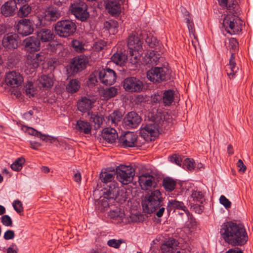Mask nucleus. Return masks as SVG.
<instances>
[{"mask_svg": "<svg viewBox=\"0 0 253 253\" xmlns=\"http://www.w3.org/2000/svg\"><path fill=\"white\" fill-rule=\"evenodd\" d=\"M160 58V55L157 51L152 50L145 53L144 56L142 57V63L150 67L157 65Z\"/></svg>", "mask_w": 253, "mask_h": 253, "instance_id": "nucleus-20", "label": "nucleus"}, {"mask_svg": "<svg viewBox=\"0 0 253 253\" xmlns=\"http://www.w3.org/2000/svg\"><path fill=\"white\" fill-rule=\"evenodd\" d=\"M141 122L140 116L135 112L128 113L124 117L123 126L126 129L135 128Z\"/></svg>", "mask_w": 253, "mask_h": 253, "instance_id": "nucleus-11", "label": "nucleus"}, {"mask_svg": "<svg viewBox=\"0 0 253 253\" xmlns=\"http://www.w3.org/2000/svg\"><path fill=\"white\" fill-rule=\"evenodd\" d=\"M100 82L106 85H111L116 81L117 75L115 72L110 68H103L98 73Z\"/></svg>", "mask_w": 253, "mask_h": 253, "instance_id": "nucleus-10", "label": "nucleus"}, {"mask_svg": "<svg viewBox=\"0 0 253 253\" xmlns=\"http://www.w3.org/2000/svg\"><path fill=\"white\" fill-rule=\"evenodd\" d=\"M1 221L2 224L5 226H11L12 225V219L8 215H2L1 217Z\"/></svg>", "mask_w": 253, "mask_h": 253, "instance_id": "nucleus-54", "label": "nucleus"}, {"mask_svg": "<svg viewBox=\"0 0 253 253\" xmlns=\"http://www.w3.org/2000/svg\"><path fill=\"white\" fill-rule=\"evenodd\" d=\"M37 84L40 88L46 90L53 86V80L49 76L42 75L38 79Z\"/></svg>", "mask_w": 253, "mask_h": 253, "instance_id": "nucleus-27", "label": "nucleus"}, {"mask_svg": "<svg viewBox=\"0 0 253 253\" xmlns=\"http://www.w3.org/2000/svg\"><path fill=\"white\" fill-rule=\"evenodd\" d=\"M194 161L193 160H191L189 158H187L184 160L183 163V166L182 167L184 169H186L189 170H192L194 169Z\"/></svg>", "mask_w": 253, "mask_h": 253, "instance_id": "nucleus-49", "label": "nucleus"}, {"mask_svg": "<svg viewBox=\"0 0 253 253\" xmlns=\"http://www.w3.org/2000/svg\"><path fill=\"white\" fill-rule=\"evenodd\" d=\"M23 43L25 50L31 53L37 52L41 48L40 41L34 36L26 38L23 40Z\"/></svg>", "mask_w": 253, "mask_h": 253, "instance_id": "nucleus-15", "label": "nucleus"}, {"mask_svg": "<svg viewBox=\"0 0 253 253\" xmlns=\"http://www.w3.org/2000/svg\"><path fill=\"white\" fill-rule=\"evenodd\" d=\"M225 242L234 246L244 245L248 240V236L244 225L232 221L224 223L220 231Z\"/></svg>", "mask_w": 253, "mask_h": 253, "instance_id": "nucleus-1", "label": "nucleus"}, {"mask_svg": "<svg viewBox=\"0 0 253 253\" xmlns=\"http://www.w3.org/2000/svg\"><path fill=\"white\" fill-rule=\"evenodd\" d=\"M137 139V135L135 133L127 131L120 136L119 142L124 148L133 147L136 146Z\"/></svg>", "mask_w": 253, "mask_h": 253, "instance_id": "nucleus-16", "label": "nucleus"}, {"mask_svg": "<svg viewBox=\"0 0 253 253\" xmlns=\"http://www.w3.org/2000/svg\"><path fill=\"white\" fill-rule=\"evenodd\" d=\"M236 165L237 167L240 168L239 169V171L244 172L246 170V166L244 165L242 160H239Z\"/></svg>", "mask_w": 253, "mask_h": 253, "instance_id": "nucleus-60", "label": "nucleus"}, {"mask_svg": "<svg viewBox=\"0 0 253 253\" xmlns=\"http://www.w3.org/2000/svg\"><path fill=\"white\" fill-rule=\"evenodd\" d=\"M219 202L226 209L230 208L231 206V202L224 195L220 197Z\"/></svg>", "mask_w": 253, "mask_h": 253, "instance_id": "nucleus-51", "label": "nucleus"}, {"mask_svg": "<svg viewBox=\"0 0 253 253\" xmlns=\"http://www.w3.org/2000/svg\"><path fill=\"white\" fill-rule=\"evenodd\" d=\"M123 86L127 91L135 92H139L142 89L143 84L138 79L131 77L124 80Z\"/></svg>", "mask_w": 253, "mask_h": 253, "instance_id": "nucleus-12", "label": "nucleus"}, {"mask_svg": "<svg viewBox=\"0 0 253 253\" xmlns=\"http://www.w3.org/2000/svg\"><path fill=\"white\" fill-rule=\"evenodd\" d=\"M102 137L110 143H113L118 137V133L115 129L106 127L102 130Z\"/></svg>", "mask_w": 253, "mask_h": 253, "instance_id": "nucleus-29", "label": "nucleus"}, {"mask_svg": "<svg viewBox=\"0 0 253 253\" xmlns=\"http://www.w3.org/2000/svg\"><path fill=\"white\" fill-rule=\"evenodd\" d=\"M97 82V80L96 76L94 74L92 73L89 75V78L86 82V84L89 87H92L95 85Z\"/></svg>", "mask_w": 253, "mask_h": 253, "instance_id": "nucleus-50", "label": "nucleus"}, {"mask_svg": "<svg viewBox=\"0 0 253 253\" xmlns=\"http://www.w3.org/2000/svg\"><path fill=\"white\" fill-rule=\"evenodd\" d=\"M27 131L30 135L39 137L42 141H44L46 142L49 141L50 143H52L51 139L50 138V136L48 135L42 134L41 132L38 131L32 127H28L27 128Z\"/></svg>", "mask_w": 253, "mask_h": 253, "instance_id": "nucleus-38", "label": "nucleus"}, {"mask_svg": "<svg viewBox=\"0 0 253 253\" xmlns=\"http://www.w3.org/2000/svg\"><path fill=\"white\" fill-rule=\"evenodd\" d=\"M162 185L167 192H171L176 186V181L169 177L164 178L162 181Z\"/></svg>", "mask_w": 253, "mask_h": 253, "instance_id": "nucleus-36", "label": "nucleus"}, {"mask_svg": "<svg viewBox=\"0 0 253 253\" xmlns=\"http://www.w3.org/2000/svg\"><path fill=\"white\" fill-rule=\"evenodd\" d=\"M202 204H203L193 203L192 207H193V210L195 212L200 214L203 212L204 210V206Z\"/></svg>", "mask_w": 253, "mask_h": 253, "instance_id": "nucleus-57", "label": "nucleus"}, {"mask_svg": "<svg viewBox=\"0 0 253 253\" xmlns=\"http://www.w3.org/2000/svg\"><path fill=\"white\" fill-rule=\"evenodd\" d=\"M88 6L84 1L78 0L74 1L69 7L71 13L75 17L82 22L85 21L89 16L87 11Z\"/></svg>", "mask_w": 253, "mask_h": 253, "instance_id": "nucleus-6", "label": "nucleus"}, {"mask_svg": "<svg viewBox=\"0 0 253 253\" xmlns=\"http://www.w3.org/2000/svg\"><path fill=\"white\" fill-rule=\"evenodd\" d=\"M145 42L151 48H154L158 43V41L156 38L151 35L147 36L145 39Z\"/></svg>", "mask_w": 253, "mask_h": 253, "instance_id": "nucleus-46", "label": "nucleus"}, {"mask_svg": "<svg viewBox=\"0 0 253 253\" xmlns=\"http://www.w3.org/2000/svg\"><path fill=\"white\" fill-rule=\"evenodd\" d=\"M155 177L148 173L142 174L139 176L138 181L142 188L151 187L155 183Z\"/></svg>", "mask_w": 253, "mask_h": 253, "instance_id": "nucleus-24", "label": "nucleus"}, {"mask_svg": "<svg viewBox=\"0 0 253 253\" xmlns=\"http://www.w3.org/2000/svg\"><path fill=\"white\" fill-rule=\"evenodd\" d=\"M122 243V240L111 239L108 241L107 245L110 247L117 249L120 247Z\"/></svg>", "mask_w": 253, "mask_h": 253, "instance_id": "nucleus-53", "label": "nucleus"}, {"mask_svg": "<svg viewBox=\"0 0 253 253\" xmlns=\"http://www.w3.org/2000/svg\"><path fill=\"white\" fill-rule=\"evenodd\" d=\"M61 16V11L57 8L49 7L45 10L44 19L48 21H55Z\"/></svg>", "mask_w": 253, "mask_h": 253, "instance_id": "nucleus-28", "label": "nucleus"}, {"mask_svg": "<svg viewBox=\"0 0 253 253\" xmlns=\"http://www.w3.org/2000/svg\"><path fill=\"white\" fill-rule=\"evenodd\" d=\"M91 119L92 122L98 126H100L102 123V118L99 116L98 115L92 114L91 116Z\"/></svg>", "mask_w": 253, "mask_h": 253, "instance_id": "nucleus-58", "label": "nucleus"}, {"mask_svg": "<svg viewBox=\"0 0 253 253\" xmlns=\"http://www.w3.org/2000/svg\"><path fill=\"white\" fill-rule=\"evenodd\" d=\"M23 78L20 73L14 71H9L5 75V82L11 87H18L21 85Z\"/></svg>", "mask_w": 253, "mask_h": 253, "instance_id": "nucleus-14", "label": "nucleus"}, {"mask_svg": "<svg viewBox=\"0 0 253 253\" xmlns=\"http://www.w3.org/2000/svg\"><path fill=\"white\" fill-rule=\"evenodd\" d=\"M239 70L235 61V56L234 53H232L229 59V63L225 66V71L227 76L230 79H233L235 77L236 73Z\"/></svg>", "mask_w": 253, "mask_h": 253, "instance_id": "nucleus-23", "label": "nucleus"}, {"mask_svg": "<svg viewBox=\"0 0 253 253\" xmlns=\"http://www.w3.org/2000/svg\"><path fill=\"white\" fill-rule=\"evenodd\" d=\"M108 188H105L103 192L104 198L107 199V205L109 203H113L115 201L117 202L121 201H126V194L122 193L121 196L122 199L120 198V193L119 188L117 185V183L113 182L110 185L108 186Z\"/></svg>", "mask_w": 253, "mask_h": 253, "instance_id": "nucleus-8", "label": "nucleus"}, {"mask_svg": "<svg viewBox=\"0 0 253 253\" xmlns=\"http://www.w3.org/2000/svg\"><path fill=\"white\" fill-rule=\"evenodd\" d=\"M177 246L176 241L173 238H170L165 241L161 246V250L163 253H173Z\"/></svg>", "mask_w": 253, "mask_h": 253, "instance_id": "nucleus-26", "label": "nucleus"}, {"mask_svg": "<svg viewBox=\"0 0 253 253\" xmlns=\"http://www.w3.org/2000/svg\"><path fill=\"white\" fill-rule=\"evenodd\" d=\"M174 91L171 89L165 90L163 93L162 102L165 106H169L173 102Z\"/></svg>", "mask_w": 253, "mask_h": 253, "instance_id": "nucleus-32", "label": "nucleus"}, {"mask_svg": "<svg viewBox=\"0 0 253 253\" xmlns=\"http://www.w3.org/2000/svg\"><path fill=\"white\" fill-rule=\"evenodd\" d=\"M147 77L153 83H161L169 78V70L165 66L153 67L147 71Z\"/></svg>", "mask_w": 253, "mask_h": 253, "instance_id": "nucleus-7", "label": "nucleus"}, {"mask_svg": "<svg viewBox=\"0 0 253 253\" xmlns=\"http://www.w3.org/2000/svg\"><path fill=\"white\" fill-rule=\"evenodd\" d=\"M118 93V88L115 86L106 88L102 91L101 96L105 100H108L116 96Z\"/></svg>", "mask_w": 253, "mask_h": 253, "instance_id": "nucleus-35", "label": "nucleus"}, {"mask_svg": "<svg viewBox=\"0 0 253 253\" xmlns=\"http://www.w3.org/2000/svg\"><path fill=\"white\" fill-rule=\"evenodd\" d=\"M88 63V57L84 55H81L74 58L71 65V69L74 73H78L84 69Z\"/></svg>", "mask_w": 253, "mask_h": 253, "instance_id": "nucleus-18", "label": "nucleus"}, {"mask_svg": "<svg viewBox=\"0 0 253 253\" xmlns=\"http://www.w3.org/2000/svg\"><path fill=\"white\" fill-rule=\"evenodd\" d=\"M115 177V173L108 171H102L100 174V179L102 182L106 184L112 182Z\"/></svg>", "mask_w": 253, "mask_h": 253, "instance_id": "nucleus-41", "label": "nucleus"}, {"mask_svg": "<svg viewBox=\"0 0 253 253\" xmlns=\"http://www.w3.org/2000/svg\"><path fill=\"white\" fill-rule=\"evenodd\" d=\"M76 29V24L70 20L58 21L54 26L56 34L63 38H68L72 36L75 33Z\"/></svg>", "mask_w": 253, "mask_h": 253, "instance_id": "nucleus-5", "label": "nucleus"}, {"mask_svg": "<svg viewBox=\"0 0 253 253\" xmlns=\"http://www.w3.org/2000/svg\"><path fill=\"white\" fill-rule=\"evenodd\" d=\"M25 163V159L22 158H19L11 165V168L15 171H19L22 168V165Z\"/></svg>", "mask_w": 253, "mask_h": 253, "instance_id": "nucleus-45", "label": "nucleus"}, {"mask_svg": "<svg viewBox=\"0 0 253 253\" xmlns=\"http://www.w3.org/2000/svg\"><path fill=\"white\" fill-rule=\"evenodd\" d=\"M143 43L142 39L137 33H132L128 38L127 46L129 50V60L132 64L138 63L140 59L141 55L142 54Z\"/></svg>", "mask_w": 253, "mask_h": 253, "instance_id": "nucleus-4", "label": "nucleus"}, {"mask_svg": "<svg viewBox=\"0 0 253 253\" xmlns=\"http://www.w3.org/2000/svg\"><path fill=\"white\" fill-rule=\"evenodd\" d=\"M159 126L155 123H150L142 126L141 135L145 139L147 136L156 137L159 134Z\"/></svg>", "mask_w": 253, "mask_h": 253, "instance_id": "nucleus-19", "label": "nucleus"}, {"mask_svg": "<svg viewBox=\"0 0 253 253\" xmlns=\"http://www.w3.org/2000/svg\"><path fill=\"white\" fill-rule=\"evenodd\" d=\"M104 27L110 34L115 35L118 31V22L114 20H109L104 23Z\"/></svg>", "mask_w": 253, "mask_h": 253, "instance_id": "nucleus-37", "label": "nucleus"}, {"mask_svg": "<svg viewBox=\"0 0 253 253\" xmlns=\"http://www.w3.org/2000/svg\"><path fill=\"white\" fill-rule=\"evenodd\" d=\"M127 56L122 52H116L111 57V60L117 65L122 66L126 61Z\"/></svg>", "mask_w": 253, "mask_h": 253, "instance_id": "nucleus-39", "label": "nucleus"}, {"mask_svg": "<svg viewBox=\"0 0 253 253\" xmlns=\"http://www.w3.org/2000/svg\"><path fill=\"white\" fill-rule=\"evenodd\" d=\"M18 41L19 36L17 34L9 33L4 35L2 44L6 50H12L17 48Z\"/></svg>", "mask_w": 253, "mask_h": 253, "instance_id": "nucleus-13", "label": "nucleus"}, {"mask_svg": "<svg viewBox=\"0 0 253 253\" xmlns=\"http://www.w3.org/2000/svg\"><path fill=\"white\" fill-rule=\"evenodd\" d=\"M225 253H243V251L239 248H232L226 252Z\"/></svg>", "mask_w": 253, "mask_h": 253, "instance_id": "nucleus-64", "label": "nucleus"}, {"mask_svg": "<svg viewBox=\"0 0 253 253\" xmlns=\"http://www.w3.org/2000/svg\"><path fill=\"white\" fill-rule=\"evenodd\" d=\"M117 177L123 184H128L132 181L135 174L134 170L129 166L120 165L117 169Z\"/></svg>", "mask_w": 253, "mask_h": 253, "instance_id": "nucleus-9", "label": "nucleus"}, {"mask_svg": "<svg viewBox=\"0 0 253 253\" xmlns=\"http://www.w3.org/2000/svg\"><path fill=\"white\" fill-rule=\"evenodd\" d=\"M122 117V113L118 111H115L108 117V121L111 122V125L115 126L121 121Z\"/></svg>", "mask_w": 253, "mask_h": 253, "instance_id": "nucleus-43", "label": "nucleus"}, {"mask_svg": "<svg viewBox=\"0 0 253 253\" xmlns=\"http://www.w3.org/2000/svg\"><path fill=\"white\" fill-rule=\"evenodd\" d=\"M14 209L17 213H20L23 211L22 202L19 200H15L12 203Z\"/></svg>", "mask_w": 253, "mask_h": 253, "instance_id": "nucleus-52", "label": "nucleus"}, {"mask_svg": "<svg viewBox=\"0 0 253 253\" xmlns=\"http://www.w3.org/2000/svg\"><path fill=\"white\" fill-rule=\"evenodd\" d=\"M186 23L187 24V27L188 28L189 32L190 35H192L195 39H196V37L195 36V30L194 27V24L193 22V20L190 18H187L186 20Z\"/></svg>", "mask_w": 253, "mask_h": 253, "instance_id": "nucleus-47", "label": "nucleus"}, {"mask_svg": "<svg viewBox=\"0 0 253 253\" xmlns=\"http://www.w3.org/2000/svg\"><path fill=\"white\" fill-rule=\"evenodd\" d=\"M74 180L78 183H80L81 181L82 176L80 172H77L74 174Z\"/></svg>", "mask_w": 253, "mask_h": 253, "instance_id": "nucleus-62", "label": "nucleus"}, {"mask_svg": "<svg viewBox=\"0 0 253 253\" xmlns=\"http://www.w3.org/2000/svg\"><path fill=\"white\" fill-rule=\"evenodd\" d=\"M166 209L169 213L171 211H175L176 210H181L186 213H189L184 204L182 202H179L176 200L169 201Z\"/></svg>", "mask_w": 253, "mask_h": 253, "instance_id": "nucleus-25", "label": "nucleus"}, {"mask_svg": "<svg viewBox=\"0 0 253 253\" xmlns=\"http://www.w3.org/2000/svg\"><path fill=\"white\" fill-rule=\"evenodd\" d=\"M26 94L29 97L34 96L36 93V88L34 87L33 82L28 81L24 86Z\"/></svg>", "mask_w": 253, "mask_h": 253, "instance_id": "nucleus-42", "label": "nucleus"}, {"mask_svg": "<svg viewBox=\"0 0 253 253\" xmlns=\"http://www.w3.org/2000/svg\"><path fill=\"white\" fill-rule=\"evenodd\" d=\"M14 237V232L12 230H8L5 232L3 238L5 240H8L13 239Z\"/></svg>", "mask_w": 253, "mask_h": 253, "instance_id": "nucleus-59", "label": "nucleus"}, {"mask_svg": "<svg viewBox=\"0 0 253 253\" xmlns=\"http://www.w3.org/2000/svg\"><path fill=\"white\" fill-rule=\"evenodd\" d=\"M18 34L22 36H28L34 32L32 22L28 19L20 20L16 26Z\"/></svg>", "mask_w": 253, "mask_h": 253, "instance_id": "nucleus-17", "label": "nucleus"}, {"mask_svg": "<svg viewBox=\"0 0 253 253\" xmlns=\"http://www.w3.org/2000/svg\"><path fill=\"white\" fill-rule=\"evenodd\" d=\"M181 11L183 15L185 20H187V18H190L189 12L186 10V9L183 7L181 8Z\"/></svg>", "mask_w": 253, "mask_h": 253, "instance_id": "nucleus-63", "label": "nucleus"}, {"mask_svg": "<svg viewBox=\"0 0 253 253\" xmlns=\"http://www.w3.org/2000/svg\"><path fill=\"white\" fill-rule=\"evenodd\" d=\"M81 83L77 79L71 80L66 86L67 91L71 93L77 92L80 89Z\"/></svg>", "mask_w": 253, "mask_h": 253, "instance_id": "nucleus-40", "label": "nucleus"}, {"mask_svg": "<svg viewBox=\"0 0 253 253\" xmlns=\"http://www.w3.org/2000/svg\"><path fill=\"white\" fill-rule=\"evenodd\" d=\"M72 45L77 52H83L84 50V45L78 40H73L72 41Z\"/></svg>", "mask_w": 253, "mask_h": 253, "instance_id": "nucleus-48", "label": "nucleus"}, {"mask_svg": "<svg viewBox=\"0 0 253 253\" xmlns=\"http://www.w3.org/2000/svg\"><path fill=\"white\" fill-rule=\"evenodd\" d=\"M191 198L192 199L194 203L203 204L206 200L204 193L198 190H192Z\"/></svg>", "mask_w": 253, "mask_h": 253, "instance_id": "nucleus-34", "label": "nucleus"}, {"mask_svg": "<svg viewBox=\"0 0 253 253\" xmlns=\"http://www.w3.org/2000/svg\"><path fill=\"white\" fill-rule=\"evenodd\" d=\"M76 128L80 132L87 134L91 132V129L90 125L88 122L81 120L77 121Z\"/></svg>", "mask_w": 253, "mask_h": 253, "instance_id": "nucleus-33", "label": "nucleus"}, {"mask_svg": "<svg viewBox=\"0 0 253 253\" xmlns=\"http://www.w3.org/2000/svg\"><path fill=\"white\" fill-rule=\"evenodd\" d=\"M93 103L94 102L91 99L85 97H83L78 102V109L80 111L85 113L91 109Z\"/></svg>", "mask_w": 253, "mask_h": 253, "instance_id": "nucleus-30", "label": "nucleus"}, {"mask_svg": "<svg viewBox=\"0 0 253 253\" xmlns=\"http://www.w3.org/2000/svg\"><path fill=\"white\" fill-rule=\"evenodd\" d=\"M31 147L33 149L38 150L39 147H40L42 145L40 143L37 141H30Z\"/></svg>", "mask_w": 253, "mask_h": 253, "instance_id": "nucleus-61", "label": "nucleus"}, {"mask_svg": "<svg viewBox=\"0 0 253 253\" xmlns=\"http://www.w3.org/2000/svg\"><path fill=\"white\" fill-rule=\"evenodd\" d=\"M31 11V7L28 4H24L21 7L18 12V15L20 17H25L27 16Z\"/></svg>", "mask_w": 253, "mask_h": 253, "instance_id": "nucleus-44", "label": "nucleus"}, {"mask_svg": "<svg viewBox=\"0 0 253 253\" xmlns=\"http://www.w3.org/2000/svg\"><path fill=\"white\" fill-rule=\"evenodd\" d=\"M169 160L171 162L174 163L178 166H180L181 164L182 160L180 157L178 155L174 154L170 156Z\"/></svg>", "mask_w": 253, "mask_h": 253, "instance_id": "nucleus-56", "label": "nucleus"}, {"mask_svg": "<svg viewBox=\"0 0 253 253\" xmlns=\"http://www.w3.org/2000/svg\"><path fill=\"white\" fill-rule=\"evenodd\" d=\"M17 9L16 1L10 0L5 2L1 7V13L5 17L12 16Z\"/></svg>", "mask_w": 253, "mask_h": 253, "instance_id": "nucleus-22", "label": "nucleus"}, {"mask_svg": "<svg viewBox=\"0 0 253 253\" xmlns=\"http://www.w3.org/2000/svg\"><path fill=\"white\" fill-rule=\"evenodd\" d=\"M220 5L229 10L223 19L222 26L227 33L236 34L242 30V21L238 17L240 12L239 6L236 0H218Z\"/></svg>", "mask_w": 253, "mask_h": 253, "instance_id": "nucleus-2", "label": "nucleus"}, {"mask_svg": "<svg viewBox=\"0 0 253 253\" xmlns=\"http://www.w3.org/2000/svg\"><path fill=\"white\" fill-rule=\"evenodd\" d=\"M36 33V37L39 39L40 42H50L54 39V36L53 32L46 28L39 29Z\"/></svg>", "mask_w": 253, "mask_h": 253, "instance_id": "nucleus-21", "label": "nucleus"}, {"mask_svg": "<svg viewBox=\"0 0 253 253\" xmlns=\"http://www.w3.org/2000/svg\"><path fill=\"white\" fill-rule=\"evenodd\" d=\"M106 45V43L105 41L100 40L95 42L94 44V47L96 50L100 51L102 50Z\"/></svg>", "mask_w": 253, "mask_h": 253, "instance_id": "nucleus-55", "label": "nucleus"}, {"mask_svg": "<svg viewBox=\"0 0 253 253\" xmlns=\"http://www.w3.org/2000/svg\"><path fill=\"white\" fill-rule=\"evenodd\" d=\"M108 216L111 219L117 220L118 222H121L125 218V213L124 211L116 207L115 209L111 210L108 212Z\"/></svg>", "mask_w": 253, "mask_h": 253, "instance_id": "nucleus-31", "label": "nucleus"}, {"mask_svg": "<svg viewBox=\"0 0 253 253\" xmlns=\"http://www.w3.org/2000/svg\"><path fill=\"white\" fill-rule=\"evenodd\" d=\"M142 206L145 213H155L158 217H161L166 210L162 195L158 190L146 195L142 202Z\"/></svg>", "mask_w": 253, "mask_h": 253, "instance_id": "nucleus-3", "label": "nucleus"}]
</instances>
